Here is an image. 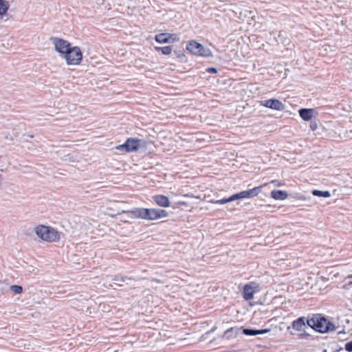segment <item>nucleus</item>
I'll use <instances>...</instances> for the list:
<instances>
[{
	"label": "nucleus",
	"instance_id": "28",
	"mask_svg": "<svg viewBox=\"0 0 352 352\" xmlns=\"http://www.w3.org/2000/svg\"><path fill=\"white\" fill-rule=\"evenodd\" d=\"M270 183H272V184H276V185L277 186H280L281 185L280 182H277V181H276V180H272Z\"/></svg>",
	"mask_w": 352,
	"mask_h": 352
},
{
	"label": "nucleus",
	"instance_id": "19",
	"mask_svg": "<svg viewBox=\"0 0 352 352\" xmlns=\"http://www.w3.org/2000/svg\"><path fill=\"white\" fill-rule=\"evenodd\" d=\"M167 36L168 33L159 34L155 36V40L159 43H168V39Z\"/></svg>",
	"mask_w": 352,
	"mask_h": 352
},
{
	"label": "nucleus",
	"instance_id": "29",
	"mask_svg": "<svg viewBox=\"0 0 352 352\" xmlns=\"http://www.w3.org/2000/svg\"><path fill=\"white\" fill-rule=\"evenodd\" d=\"M352 279V274L346 278V280Z\"/></svg>",
	"mask_w": 352,
	"mask_h": 352
},
{
	"label": "nucleus",
	"instance_id": "15",
	"mask_svg": "<svg viewBox=\"0 0 352 352\" xmlns=\"http://www.w3.org/2000/svg\"><path fill=\"white\" fill-rule=\"evenodd\" d=\"M128 214L132 218H139L144 219V208H138L132 210L128 211Z\"/></svg>",
	"mask_w": 352,
	"mask_h": 352
},
{
	"label": "nucleus",
	"instance_id": "9",
	"mask_svg": "<svg viewBox=\"0 0 352 352\" xmlns=\"http://www.w3.org/2000/svg\"><path fill=\"white\" fill-rule=\"evenodd\" d=\"M258 290L259 286L258 284L255 283H250L247 284L244 287L243 294V298L247 300H252L254 298V294L258 292Z\"/></svg>",
	"mask_w": 352,
	"mask_h": 352
},
{
	"label": "nucleus",
	"instance_id": "26",
	"mask_svg": "<svg viewBox=\"0 0 352 352\" xmlns=\"http://www.w3.org/2000/svg\"><path fill=\"white\" fill-rule=\"evenodd\" d=\"M310 128L312 131H316L318 128V125L316 122H311Z\"/></svg>",
	"mask_w": 352,
	"mask_h": 352
},
{
	"label": "nucleus",
	"instance_id": "18",
	"mask_svg": "<svg viewBox=\"0 0 352 352\" xmlns=\"http://www.w3.org/2000/svg\"><path fill=\"white\" fill-rule=\"evenodd\" d=\"M240 331H241V329L230 328V329H228L227 331H226L224 336L227 338H230L232 337H235V336H236L237 334L239 333Z\"/></svg>",
	"mask_w": 352,
	"mask_h": 352
},
{
	"label": "nucleus",
	"instance_id": "6",
	"mask_svg": "<svg viewBox=\"0 0 352 352\" xmlns=\"http://www.w3.org/2000/svg\"><path fill=\"white\" fill-rule=\"evenodd\" d=\"M144 219L156 220L164 218L168 216V212L165 210L155 208H144Z\"/></svg>",
	"mask_w": 352,
	"mask_h": 352
},
{
	"label": "nucleus",
	"instance_id": "23",
	"mask_svg": "<svg viewBox=\"0 0 352 352\" xmlns=\"http://www.w3.org/2000/svg\"><path fill=\"white\" fill-rule=\"evenodd\" d=\"M167 38L168 39V43H174L175 41H179V36L175 34H168V33Z\"/></svg>",
	"mask_w": 352,
	"mask_h": 352
},
{
	"label": "nucleus",
	"instance_id": "2",
	"mask_svg": "<svg viewBox=\"0 0 352 352\" xmlns=\"http://www.w3.org/2000/svg\"><path fill=\"white\" fill-rule=\"evenodd\" d=\"M307 324L309 327L320 333H327L335 329V326L324 318H311L307 320Z\"/></svg>",
	"mask_w": 352,
	"mask_h": 352
},
{
	"label": "nucleus",
	"instance_id": "16",
	"mask_svg": "<svg viewBox=\"0 0 352 352\" xmlns=\"http://www.w3.org/2000/svg\"><path fill=\"white\" fill-rule=\"evenodd\" d=\"M270 331L269 329H261V330H254V329H243V332L246 336H257L265 334Z\"/></svg>",
	"mask_w": 352,
	"mask_h": 352
},
{
	"label": "nucleus",
	"instance_id": "11",
	"mask_svg": "<svg viewBox=\"0 0 352 352\" xmlns=\"http://www.w3.org/2000/svg\"><path fill=\"white\" fill-rule=\"evenodd\" d=\"M300 118L305 121H309L315 117L316 111L314 109H300L298 111Z\"/></svg>",
	"mask_w": 352,
	"mask_h": 352
},
{
	"label": "nucleus",
	"instance_id": "24",
	"mask_svg": "<svg viewBox=\"0 0 352 352\" xmlns=\"http://www.w3.org/2000/svg\"><path fill=\"white\" fill-rule=\"evenodd\" d=\"M10 289L16 294H19L23 291L22 287L19 285H12Z\"/></svg>",
	"mask_w": 352,
	"mask_h": 352
},
{
	"label": "nucleus",
	"instance_id": "21",
	"mask_svg": "<svg viewBox=\"0 0 352 352\" xmlns=\"http://www.w3.org/2000/svg\"><path fill=\"white\" fill-rule=\"evenodd\" d=\"M233 201H235L234 195L227 199H219V200H215V201H211V202L214 203V204H226L227 203H229V202H231Z\"/></svg>",
	"mask_w": 352,
	"mask_h": 352
},
{
	"label": "nucleus",
	"instance_id": "10",
	"mask_svg": "<svg viewBox=\"0 0 352 352\" xmlns=\"http://www.w3.org/2000/svg\"><path fill=\"white\" fill-rule=\"evenodd\" d=\"M261 105L278 111H282L284 109L285 106L280 100L277 99H269L262 100L260 102Z\"/></svg>",
	"mask_w": 352,
	"mask_h": 352
},
{
	"label": "nucleus",
	"instance_id": "3",
	"mask_svg": "<svg viewBox=\"0 0 352 352\" xmlns=\"http://www.w3.org/2000/svg\"><path fill=\"white\" fill-rule=\"evenodd\" d=\"M62 58L66 61L68 65H78L82 59V53L80 47L72 46Z\"/></svg>",
	"mask_w": 352,
	"mask_h": 352
},
{
	"label": "nucleus",
	"instance_id": "4",
	"mask_svg": "<svg viewBox=\"0 0 352 352\" xmlns=\"http://www.w3.org/2000/svg\"><path fill=\"white\" fill-rule=\"evenodd\" d=\"M186 50L195 55L204 57L212 56V52L209 49L205 48L201 44L194 41L188 43Z\"/></svg>",
	"mask_w": 352,
	"mask_h": 352
},
{
	"label": "nucleus",
	"instance_id": "30",
	"mask_svg": "<svg viewBox=\"0 0 352 352\" xmlns=\"http://www.w3.org/2000/svg\"><path fill=\"white\" fill-rule=\"evenodd\" d=\"M348 283L349 284H352V280H349Z\"/></svg>",
	"mask_w": 352,
	"mask_h": 352
},
{
	"label": "nucleus",
	"instance_id": "7",
	"mask_svg": "<svg viewBox=\"0 0 352 352\" xmlns=\"http://www.w3.org/2000/svg\"><path fill=\"white\" fill-rule=\"evenodd\" d=\"M267 185V183L264 184L262 186L254 187L252 189L243 190L239 193L234 194V200L241 199H249L253 198L257 196L261 192L263 186Z\"/></svg>",
	"mask_w": 352,
	"mask_h": 352
},
{
	"label": "nucleus",
	"instance_id": "12",
	"mask_svg": "<svg viewBox=\"0 0 352 352\" xmlns=\"http://www.w3.org/2000/svg\"><path fill=\"white\" fill-rule=\"evenodd\" d=\"M155 202L161 207H168L170 206V201L166 196L159 195H155L153 197Z\"/></svg>",
	"mask_w": 352,
	"mask_h": 352
},
{
	"label": "nucleus",
	"instance_id": "22",
	"mask_svg": "<svg viewBox=\"0 0 352 352\" xmlns=\"http://www.w3.org/2000/svg\"><path fill=\"white\" fill-rule=\"evenodd\" d=\"M155 50L158 52H162L164 55H168L172 52V47L170 46L156 47Z\"/></svg>",
	"mask_w": 352,
	"mask_h": 352
},
{
	"label": "nucleus",
	"instance_id": "5",
	"mask_svg": "<svg viewBox=\"0 0 352 352\" xmlns=\"http://www.w3.org/2000/svg\"><path fill=\"white\" fill-rule=\"evenodd\" d=\"M50 40L54 45V50L60 54L61 58H63V56L69 50L70 47H72L69 41L63 38L52 37Z\"/></svg>",
	"mask_w": 352,
	"mask_h": 352
},
{
	"label": "nucleus",
	"instance_id": "1",
	"mask_svg": "<svg viewBox=\"0 0 352 352\" xmlns=\"http://www.w3.org/2000/svg\"><path fill=\"white\" fill-rule=\"evenodd\" d=\"M36 236L47 242H55L60 239V233L50 226L39 225L34 228Z\"/></svg>",
	"mask_w": 352,
	"mask_h": 352
},
{
	"label": "nucleus",
	"instance_id": "13",
	"mask_svg": "<svg viewBox=\"0 0 352 352\" xmlns=\"http://www.w3.org/2000/svg\"><path fill=\"white\" fill-rule=\"evenodd\" d=\"M306 325H307V324L302 317L298 318L292 322V327L298 331H304Z\"/></svg>",
	"mask_w": 352,
	"mask_h": 352
},
{
	"label": "nucleus",
	"instance_id": "27",
	"mask_svg": "<svg viewBox=\"0 0 352 352\" xmlns=\"http://www.w3.org/2000/svg\"><path fill=\"white\" fill-rule=\"evenodd\" d=\"M206 71L209 73H217V70L214 67H209L206 69Z\"/></svg>",
	"mask_w": 352,
	"mask_h": 352
},
{
	"label": "nucleus",
	"instance_id": "14",
	"mask_svg": "<svg viewBox=\"0 0 352 352\" xmlns=\"http://www.w3.org/2000/svg\"><path fill=\"white\" fill-rule=\"evenodd\" d=\"M287 196V192L284 190H274L271 192V197L276 200H284Z\"/></svg>",
	"mask_w": 352,
	"mask_h": 352
},
{
	"label": "nucleus",
	"instance_id": "17",
	"mask_svg": "<svg viewBox=\"0 0 352 352\" xmlns=\"http://www.w3.org/2000/svg\"><path fill=\"white\" fill-rule=\"evenodd\" d=\"M9 8V3L6 0H0V18L5 16Z\"/></svg>",
	"mask_w": 352,
	"mask_h": 352
},
{
	"label": "nucleus",
	"instance_id": "8",
	"mask_svg": "<svg viewBox=\"0 0 352 352\" xmlns=\"http://www.w3.org/2000/svg\"><path fill=\"white\" fill-rule=\"evenodd\" d=\"M140 146V141L137 139H129L125 144L116 146L119 151L125 150L127 152L135 151Z\"/></svg>",
	"mask_w": 352,
	"mask_h": 352
},
{
	"label": "nucleus",
	"instance_id": "25",
	"mask_svg": "<svg viewBox=\"0 0 352 352\" xmlns=\"http://www.w3.org/2000/svg\"><path fill=\"white\" fill-rule=\"evenodd\" d=\"M345 349L349 352L352 351V340L351 342L346 343Z\"/></svg>",
	"mask_w": 352,
	"mask_h": 352
},
{
	"label": "nucleus",
	"instance_id": "20",
	"mask_svg": "<svg viewBox=\"0 0 352 352\" xmlns=\"http://www.w3.org/2000/svg\"><path fill=\"white\" fill-rule=\"evenodd\" d=\"M312 194L314 196L322 197H329L331 194L329 191H322L319 190H314Z\"/></svg>",
	"mask_w": 352,
	"mask_h": 352
}]
</instances>
